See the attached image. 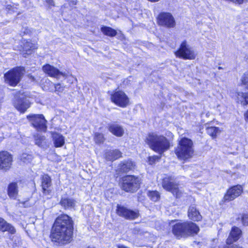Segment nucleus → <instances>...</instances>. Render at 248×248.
I'll list each match as a JSON object with an SVG mask.
<instances>
[{"label": "nucleus", "instance_id": "393cba45", "mask_svg": "<svg viewBox=\"0 0 248 248\" xmlns=\"http://www.w3.org/2000/svg\"><path fill=\"white\" fill-rule=\"evenodd\" d=\"M236 100L237 103H240L243 106L248 104V93L237 92L236 93Z\"/></svg>", "mask_w": 248, "mask_h": 248}, {"label": "nucleus", "instance_id": "a211bd4d", "mask_svg": "<svg viewBox=\"0 0 248 248\" xmlns=\"http://www.w3.org/2000/svg\"><path fill=\"white\" fill-rule=\"evenodd\" d=\"M108 129L110 133L118 137H122L124 133V129L123 126L116 123L108 124Z\"/></svg>", "mask_w": 248, "mask_h": 248}, {"label": "nucleus", "instance_id": "7c9ffc66", "mask_svg": "<svg viewBox=\"0 0 248 248\" xmlns=\"http://www.w3.org/2000/svg\"><path fill=\"white\" fill-rule=\"evenodd\" d=\"M206 130L207 134L213 138H216L217 135L221 131L218 127L214 126L208 127Z\"/></svg>", "mask_w": 248, "mask_h": 248}, {"label": "nucleus", "instance_id": "79ce46f5", "mask_svg": "<svg viewBox=\"0 0 248 248\" xmlns=\"http://www.w3.org/2000/svg\"><path fill=\"white\" fill-rule=\"evenodd\" d=\"M245 119L248 121V110L245 114Z\"/></svg>", "mask_w": 248, "mask_h": 248}, {"label": "nucleus", "instance_id": "1a4fd4ad", "mask_svg": "<svg viewBox=\"0 0 248 248\" xmlns=\"http://www.w3.org/2000/svg\"><path fill=\"white\" fill-rule=\"evenodd\" d=\"M157 23L159 25L168 28L175 26V20L172 14L169 12H161L157 16Z\"/></svg>", "mask_w": 248, "mask_h": 248}, {"label": "nucleus", "instance_id": "c756f323", "mask_svg": "<svg viewBox=\"0 0 248 248\" xmlns=\"http://www.w3.org/2000/svg\"><path fill=\"white\" fill-rule=\"evenodd\" d=\"M101 31L105 35L110 37L115 36L117 34L115 30L109 27L103 26L101 27Z\"/></svg>", "mask_w": 248, "mask_h": 248}, {"label": "nucleus", "instance_id": "49530a36", "mask_svg": "<svg viewBox=\"0 0 248 248\" xmlns=\"http://www.w3.org/2000/svg\"><path fill=\"white\" fill-rule=\"evenodd\" d=\"M88 248H91V247H88Z\"/></svg>", "mask_w": 248, "mask_h": 248}, {"label": "nucleus", "instance_id": "5701e85b", "mask_svg": "<svg viewBox=\"0 0 248 248\" xmlns=\"http://www.w3.org/2000/svg\"><path fill=\"white\" fill-rule=\"evenodd\" d=\"M188 216L189 218L193 221H199L202 218V216L199 211L194 205L189 207L188 211Z\"/></svg>", "mask_w": 248, "mask_h": 248}, {"label": "nucleus", "instance_id": "7ed1b4c3", "mask_svg": "<svg viewBox=\"0 0 248 248\" xmlns=\"http://www.w3.org/2000/svg\"><path fill=\"white\" fill-rule=\"evenodd\" d=\"M199 227L191 222L178 223L172 228V232L177 237H185L197 234Z\"/></svg>", "mask_w": 248, "mask_h": 248}, {"label": "nucleus", "instance_id": "0eeeda50", "mask_svg": "<svg viewBox=\"0 0 248 248\" xmlns=\"http://www.w3.org/2000/svg\"><path fill=\"white\" fill-rule=\"evenodd\" d=\"M140 186V179L133 175H127L123 178L122 188L126 192H134Z\"/></svg>", "mask_w": 248, "mask_h": 248}, {"label": "nucleus", "instance_id": "ea45409f", "mask_svg": "<svg viewBox=\"0 0 248 248\" xmlns=\"http://www.w3.org/2000/svg\"><path fill=\"white\" fill-rule=\"evenodd\" d=\"M70 4L71 5H75L77 4V0H71L70 1Z\"/></svg>", "mask_w": 248, "mask_h": 248}, {"label": "nucleus", "instance_id": "c9c22d12", "mask_svg": "<svg viewBox=\"0 0 248 248\" xmlns=\"http://www.w3.org/2000/svg\"><path fill=\"white\" fill-rule=\"evenodd\" d=\"M241 81L242 84L248 90V72L244 74L241 78Z\"/></svg>", "mask_w": 248, "mask_h": 248}, {"label": "nucleus", "instance_id": "20e7f679", "mask_svg": "<svg viewBox=\"0 0 248 248\" xmlns=\"http://www.w3.org/2000/svg\"><path fill=\"white\" fill-rule=\"evenodd\" d=\"M175 153L181 160H186L191 158L194 153L192 141L186 138L181 139L175 149Z\"/></svg>", "mask_w": 248, "mask_h": 248}, {"label": "nucleus", "instance_id": "a19ab883", "mask_svg": "<svg viewBox=\"0 0 248 248\" xmlns=\"http://www.w3.org/2000/svg\"><path fill=\"white\" fill-rule=\"evenodd\" d=\"M116 247L118 248H126V247L124 246V245H121V244H118L116 245Z\"/></svg>", "mask_w": 248, "mask_h": 248}, {"label": "nucleus", "instance_id": "9b49d317", "mask_svg": "<svg viewBox=\"0 0 248 248\" xmlns=\"http://www.w3.org/2000/svg\"><path fill=\"white\" fill-rule=\"evenodd\" d=\"M116 213L120 217L128 220L135 219L140 216L139 210H132L120 205L117 206Z\"/></svg>", "mask_w": 248, "mask_h": 248}, {"label": "nucleus", "instance_id": "b1692460", "mask_svg": "<svg viewBox=\"0 0 248 248\" xmlns=\"http://www.w3.org/2000/svg\"><path fill=\"white\" fill-rule=\"evenodd\" d=\"M17 184L16 182L10 183L8 186L7 193L10 198L15 199L18 194Z\"/></svg>", "mask_w": 248, "mask_h": 248}, {"label": "nucleus", "instance_id": "2f4dec72", "mask_svg": "<svg viewBox=\"0 0 248 248\" xmlns=\"http://www.w3.org/2000/svg\"><path fill=\"white\" fill-rule=\"evenodd\" d=\"M48 83L50 85H52L54 88V89H50V91L52 92H55L58 94H59L60 93H62L64 90V86L62 85L60 83L54 84L52 82L49 81L48 82Z\"/></svg>", "mask_w": 248, "mask_h": 248}, {"label": "nucleus", "instance_id": "f257e3e1", "mask_svg": "<svg viewBox=\"0 0 248 248\" xmlns=\"http://www.w3.org/2000/svg\"><path fill=\"white\" fill-rule=\"evenodd\" d=\"M73 231L72 218L66 214L61 215L54 223L50 236L53 241L64 244L71 241Z\"/></svg>", "mask_w": 248, "mask_h": 248}, {"label": "nucleus", "instance_id": "412c9836", "mask_svg": "<svg viewBox=\"0 0 248 248\" xmlns=\"http://www.w3.org/2000/svg\"><path fill=\"white\" fill-rule=\"evenodd\" d=\"M43 70L44 72L51 77H56L59 75H63L58 69L48 64L44 65L43 67Z\"/></svg>", "mask_w": 248, "mask_h": 248}, {"label": "nucleus", "instance_id": "a18cd8bd", "mask_svg": "<svg viewBox=\"0 0 248 248\" xmlns=\"http://www.w3.org/2000/svg\"><path fill=\"white\" fill-rule=\"evenodd\" d=\"M31 78H32V80H34V77H32V76H31Z\"/></svg>", "mask_w": 248, "mask_h": 248}, {"label": "nucleus", "instance_id": "aec40b11", "mask_svg": "<svg viewBox=\"0 0 248 248\" xmlns=\"http://www.w3.org/2000/svg\"><path fill=\"white\" fill-rule=\"evenodd\" d=\"M0 231L2 232H7L12 234L16 232L15 228L1 217H0Z\"/></svg>", "mask_w": 248, "mask_h": 248}, {"label": "nucleus", "instance_id": "4c0bfd02", "mask_svg": "<svg viewBox=\"0 0 248 248\" xmlns=\"http://www.w3.org/2000/svg\"><path fill=\"white\" fill-rule=\"evenodd\" d=\"M160 158V157L158 156L157 155H154L153 156H150L149 158V161L150 162V163H154V162H155L156 160H159Z\"/></svg>", "mask_w": 248, "mask_h": 248}, {"label": "nucleus", "instance_id": "423d86ee", "mask_svg": "<svg viewBox=\"0 0 248 248\" xmlns=\"http://www.w3.org/2000/svg\"><path fill=\"white\" fill-rule=\"evenodd\" d=\"M23 69L16 67L8 71L4 74L5 82L12 86H16L20 81L23 75Z\"/></svg>", "mask_w": 248, "mask_h": 248}, {"label": "nucleus", "instance_id": "4be33fe9", "mask_svg": "<svg viewBox=\"0 0 248 248\" xmlns=\"http://www.w3.org/2000/svg\"><path fill=\"white\" fill-rule=\"evenodd\" d=\"M105 158L109 161H113L122 156V153L118 150H107L105 154Z\"/></svg>", "mask_w": 248, "mask_h": 248}, {"label": "nucleus", "instance_id": "a878e982", "mask_svg": "<svg viewBox=\"0 0 248 248\" xmlns=\"http://www.w3.org/2000/svg\"><path fill=\"white\" fill-rule=\"evenodd\" d=\"M52 138L56 147H62L64 144V138L62 135L54 133L52 134Z\"/></svg>", "mask_w": 248, "mask_h": 248}, {"label": "nucleus", "instance_id": "f03ea898", "mask_svg": "<svg viewBox=\"0 0 248 248\" xmlns=\"http://www.w3.org/2000/svg\"><path fill=\"white\" fill-rule=\"evenodd\" d=\"M145 141L151 149L160 155L168 150L170 147V143L167 138L156 133L149 134Z\"/></svg>", "mask_w": 248, "mask_h": 248}, {"label": "nucleus", "instance_id": "ddd939ff", "mask_svg": "<svg viewBox=\"0 0 248 248\" xmlns=\"http://www.w3.org/2000/svg\"><path fill=\"white\" fill-rule=\"evenodd\" d=\"M14 104L16 108L22 113L30 107L28 99L26 95L23 93H21L20 92L16 95Z\"/></svg>", "mask_w": 248, "mask_h": 248}, {"label": "nucleus", "instance_id": "6ab92c4d", "mask_svg": "<svg viewBox=\"0 0 248 248\" xmlns=\"http://www.w3.org/2000/svg\"><path fill=\"white\" fill-rule=\"evenodd\" d=\"M60 204L65 209H71L74 208L76 204V201L72 198L67 196L62 197Z\"/></svg>", "mask_w": 248, "mask_h": 248}, {"label": "nucleus", "instance_id": "2eb2a0df", "mask_svg": "<svg viewBox=\"0 0 248 248\" xmlns=\"http://www.w3.org/2000/svg\"><path fill=\"white\" fill-rule=\"evenodd\" d=\"M243 191L241 186L237 185L229 189L224 196V202L231 201L240 195Z\"/></svg>", "mask_w": 248, "mask_h": 248}, {"label": "nucleus", "instance_id": "39448f33", "mask_svg": "<svg viewBox=\"0 0 248 248\" xmlns=\"http://www.w3.org/2000/svg\"><path fill=\"white\" fill-rule=\"evenodd\" d=\"M163 187L168 191L171 192L176 198L181 196L183 192L178 186L175 179L173 176H166L162 180Z\"/></svg>", "mask_w": 248, "mask_h": 248}, {"label": "nucleus", "instance_id": "72a5a7b5", "mask_svg": "<svg viewBox=\"0 0 248 248\" xmlns=\"http://www.w3.org/2000/svg\"><path fill=\"white\" fill-rule=\"evenodd\" d=\"M148 195L151 200L154 202L158 201L160 198L159 193L156 191H149Z\"/></svg>", "mask_w": 248, "mask_h": 248}, {"label": "nucleus", "instance_id": "9d476101", "mask_svg": "<svg viewBox=\"0 0 248 248\" xmlns=\"http://www.w3.org/2000/svg\"><path fill=\"white\" fill-rule=\"evenodd\" d=\"M27 118L31 122L33 126L37 130L45 131L46 130V121L43 115L33 114L28 116Z\"/></svg>", "mask_w": 248, "mask_h": 248}, {"label": "nucleus", "instance_id": "58836bf2", "mask_svg": "<svg viewBox=\"0 0 248 248\" xmlns=\"http://www.w3.org/2000/svg\"><path fill=\"white\" fill-rule=\"evenodd\" d=\"M46 2L50 6H54V2L53 0H46Z\"/></svg>", "mask_w": 248, "mask_h": 248}, {"label": "nucleus", "instance_id": "cd10ccee", "mask_svg": "<svg viewBox=\"0 0 248 248\" xmlns=\"http://www.w3.org/2000/svg\"><path fill=\"white\" fill-rule=\"evenodd\" d=\"M37 48V45L35 43L31 41H26L23 43V49L24 51H26V54L31 53V51Z\"/></svg>", "mask_w": 248, "mask_h": 248}, {"label": "nucleus", "instance_id": "6e6552de", "mask_svg": "<svg viewBox=\"0 0 248 248\" xmlns=\"http://www.w3.org/2000/svg\"><path fill=\"white\" fill-rule=\"evenodd\" d=\"M177 57L184 59L193 60L196 57L193 49L187 44L186 41L182 43L179 49L175 52Z\"/></svg>", "mask_w": 248, "mask_h": 248}, {"label": "nucleus", "instance_id": "c85d7f7f", "mask_svg": "<svg viewBox=\"0 0 248 248\" xmlns=\"http://www.w3.org/2000/svg\"><path fill=\"white\" fill-rule=\"evenodd\" d=\"M35 143L41 147L46 145V138L45 136L37 134L34 136Z\"/></svg>", "mask_w": 248, "mask_h": 248}, {"label": "nucleus", "instance_id": "f704fd0d", "mask_svg": "<svg viewBox=\"0 0 248 248\" xmlns=\"http://www.w3.org/2000/svg\"><path fill=\"white\" fill-rule=\"evenodd\" d=\"M94 140L96 143L100 144L104 142L105 139L103 134L100 133H95Z\"/></svg>", "mask_w": 248, "mask_h": 248}, {"label": "nucleus", "instance_id": "f3484780", "mask_svg": "<svg viewBox=\"0 0 248 248\" xmlns=\"http://www.w3.org/2000/svg\"><path fill=\"white\" fill-rule=\"evenodd\" d=\"M242 235V232L240 228L236 226L232 227L226 240L227 244H231L232 243L237 241Z\"/></svg>", "mask_w": 248, "mask_h": 248}, {"label": "nucleus", "instance_id": "37998d69", "mask_svg": "<svg viewBox=\"0 0 248 248\" xmlns=\"http://www.w3.org/2000/svg\"><path fill=\"white\" fill-rule=\"evenodd\" d=\"M149 1H150L151 2H157L159 1L160 0H148Z\"/></svg>", "mask_w": 248, "mask_h": 248}, {"label": "nucleus", "instance_id": "dca6fc26", "mask_svg": "<svg viewBox=\"0 0 248 248\" xmlns=\"http://www.w3.org/2000/svg\"><path fill=\"white\" fill-rule=\"evenodd\" d=\"M51 179L47 174H44L41 177V186L45 195H49L51 192Z\"/></svg>", "mask_w": 248, "mask_h": 248}, {"label": "nucleus", "instance_id": "e433bc0d", "mask_svg": "<svg viewBox=\"0 0 248 248\" xmlns=\"http://www.w3.org/2000/svg\"><path fill=\"white\" fill-rule=\"evenodd\" d=\"M241 221L244 226H248V215L243 214L241 217Z\"/></svg>", "mask_w": 248, "mask_h": 248}, {"label": "nucleus", "instance_id": "4468645a", "mask_svg": "<svg viewBox=\"0 0 248 248\" xmlns=\"http://www.w3.org/2000/svg\"><path fill=\"white\" fill-rule=\"evenodd\" d=\"M13 162L12 155L7 151L0 152V170H7L11 167Z\"/></svg>", "mask_w": 248, "mask_h": 248}, {"label": "nucleus", "instance_id": "473e14b6", "mask_svg": "<svg viewBox=\"0 0 248 248\" xmlns=\"http://www.w3.org/2000/svg\"><path fill=\"white\" fill-rule=\"evenodd\" d=\"M33 158V156L31 154H28L26 153H23L20 156L19 159L20 161L24 163H29L31 162Z\"/></svg>", "mask_w": 248, "mask_h": 248}, {"label": "nucleus", "instance_id": "f8f14e48", "mask_svg": "<svg viewBox=\"0 0 248 248\" xmlns=\"http://www.w3.org/2000/svg\"><path fill=\"white\" fill-rule=\"evenodd\" d=\"M110 99L113 103L122 108L126 107L129 103L128 96L122 91H115L111 93Z\"/></svg>", "mask_w": 248, "mask_h": 248}, {"label": "nucleus", "instance_id": "bb28decb", "mask_svg": "<svg viewBox=\"0 0 248 248\" xmlns=\"http://www.w3.org/2000/svg\"><path fill=\"white\" fill-rule=\"evenodd\" d=\"M134 164L131 161H124L122 163L120 170L124 172H127L129 171L132 170L134 169Z\"/></svg>", "mask_w": 248, "mask_h": 248}, {"label": "nucleus", "instance_id": "c03bdc74", "mask_svg": "<svg viewBox=\"0 0 248 248\" xmlns=\"http://www.w3.org/2000/svg\"><path fill=\"white\" fill-rule=\"evenodd\" d=\"M218 69H222V68L221 67L219 66V67H218Z\"/></svg>", "mask_w": 248, "mask_h": 248}]
</instances>
